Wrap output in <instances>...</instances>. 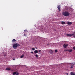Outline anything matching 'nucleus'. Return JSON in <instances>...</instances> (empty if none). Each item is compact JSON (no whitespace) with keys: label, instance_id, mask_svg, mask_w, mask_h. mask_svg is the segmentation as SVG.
<instances>
[{"label":"nucleus","instance_id":"obj_1","mask_svg":"<svg viewBox=\"0 0 75 75\" xmlns=\"http://www.w3.org/2000/svg\"><path fill=\"white\" fill-rule=\"evenodd\" d=\"M62 14L65 17H68L70 15L69 13L67 11H65L62 13Z\"/></svg>","mask_w":75,"mask_h":75},{"label":"nucleus","instance_id":"obj_2","mask_svg":"<svg viewBox=\"0 0 75 75\" xmlns=\"http://www.w3.org/2000/svg\"><path fill=\"white\" fill-rule=\"evenodd\" d=\"M19 46H20V45L17 43L14 44L13 45V48H14L15 49L16 48H17V47H19Z\"/></svg>","mask_w":75,"mask_h":75},{"label":"nucleus","instance_id":"obj_3","mask_svg":"<svg viewBox=\"0 0 75 75\" xmlns=\"http://www.w3.org/2000/svg\"><path fill=\"white\" fill-rule=\"evenodd\" d=\"M71 67H70L71 69V68H73V67H74V65H75V62H74L73 64V63H71Z\"/></svg>","mask_w":75,"mask_h":75},{"label":"nucleus","instance_id":"obj_4","mask_svg":"<svg viewBox=\"0 0 75 75\" xmlns=\"http://www.w3.org/2000/svg\"><path fill=\"white\" fill-rule=\"evenodd\" d=\"M74 34V33L72 34H67V36H68V37H72V36Z\"/></svg>","mask_w":75,"mask_h":75},{"label":"nucleus","instance_id":"obj_5","mask_svg":"<svg viewBox=\"0 0 75 75\" xmlns=\"http://www.w3.org/2000/svg\"><path fill=\"white\" fill-rule=\"evenodd\" d=\"M63 47L64 48H66L67 47H68V45L67 44H64L63 45Z\"/></svg>","mask_w":75,"mask_h":75},{"label":"nucleus","instance_id":"obj_6","mask_svg":"<svg viewBox=\"0 0 75 75\" xmlns=\"http://www.w3.org/2000/svg\"><path fill=\"white\" fill-rule=\"evenodd\" d=\"M57 8L58 9L59 11H61V9H60V8H61V6L59 5L58 6H57Z\"/></svg>","mask_w":75,"mask_h":75},{"label":"nucleus","instance_id":"obj_7","mask_svg":"<svg viewBox=\"0 0 75 75\" xmlns=\"http://www.w3.org/2000/svg\"><path fill=\"white\" fill-rule=\"evenodd\" d=\"M72 24V23L71 22H68L67 23V24H68V25H71Z\"/></svg>","mask_w":75,"mask_h":75},{"label":"nucleus","instance_id":"obj_8","mask_svg":"<svg viewBox=\"0 0 75 75\" xmlns=\"http://www.w3.org/2000/svg\"><path fill=\"white\" fill-rule=\"evenodd\" d=\"M49 52L50 54H52L53 53V51L52 50H49Z\"/></svg>","mask_w":75,"mask_h":75},{"label":"nucleus","instance_id":"obj_9","mask_svg":"<svg viewBox=\"0 0 75 75\" xmlns=\"http://www.w3.org/2000/svg\"><path fill=\"white\" fill-rule=\"evenodd\" d=\"M6 70H7V71H10L11 70V69L9 68H7L6 69Z\"/></svg>","mask_w":75,"mask_h":75},{"label":"nucleus","instance_id":"obj_10","mask_svg":"<svg viewBox=\"0 0 75 75\" xmlns=\"http://www.w3.org/2000/svg\"><path fill=\"white\" fill-rule=\"evenodd\" d=\"M62 24L63 25L65 24V22L62 21Z\"/></svg>","mask_w":75,"mask_h":75},{"label":"nucleus","instance_id":"obj_11","mask_svg":"<svg viewBox=\"0 0 75 75\" xmlns=\"http://www.w3.org/2000/svg\"><path fill=\"white\" fill-rule=\"evenodd\" d=\"M75 73H73V72H71V75H75Z\"/></svg>","mask_w":75,"mask_h":75},{"label":"nucleus","instance_id":"obj_12","mask_svg":"<svg viewBox=\"0 0 75 75\" xmlns=\"http://www.w3.org/2000/svg\"><path fill=\"white\" fill-rule=\"evenodd\" d=\"M24 56V54H23L22 56H21L20 58H23Z\"/></svg>","mask_w":75,"mask_h":75},{"label":"nucleus","instance_id":"obj_13","mask_svg":"<svg viewBox=\"0 0 75 75\" xmlns=\"http://www.w3.org/2000/svg\"><path fill=\"white\" fill-rule=\"evenodd\" d=\"M34 53H38V50H35L34 51Z\"/></svg>","mask_w":75,"mask_h":75},{"label":"nucleus","instance_id":"obj_14","mask_svg":"<svg viewBox=\"0 0 75 75\" xmlns=\"http://www.w3.org/2000/svg\"><path fill=\"white\" fill-rule=\"evenodd\" d=\"M68 51H69V52H72V49L69 50H68Z\"/></svg>","mask_w":75,"mask_h":75},{"label":"nucleus","instance_id":"obj_15","mask_svg":"<svg viewBox=\"0 0 75 75\" xmlns=\"http://www.w3.org/2000/svg\"><path fill=\"white\" fill-rule=\"evenodd\" d=\"M16 41V40L15 39H13L12 41V42H15Z\"/></svg>","mask_w":75,"mask_h":75},{"label":"nucleus","instance_id":"obj_16","mask_svg":"<svg viewBox=\"0 0 75 75\" xmlns=\"http://www.w3.org/2000/svg\"><path fill=\"white\" fill-rule=\"evenodd\" d=\"M16 72H13V75H16Z\"/></svg>","mask_w":75,"mask_h":75},{"label":"nucleus","instance_id":"obj_17","mask_svg":"<svg viewBox=\"0 0 75 75\" xmlns=\"http://www.w3.org/2000/svg\"><path fill=\"white\" fill-rule=\"evenodd\" d=\"M68 51V50H64V52H65V51Z\"/></svg>","mask_w":75,"mask_h":75},{"label":"nucleus","instance_id":"obj_18","mask_svg":"<svg viewBox=\"0 0 75 75\" xmlns=\"http://www.w3.org/2000/svg\"><path fill=\"white\" fill-rule=\"evenodd\" d=\"M35 56H36V57H37V58H38V55L37 54H36V55H35Z\"/></svg>","mask_w":75,"mask_h":75},{"label":"nucleus","instance_id":"obj_19","mask_svg":"<svg viewBox=\"0 0 75 75\" xmlns=\"http://www.w3.org/2000/svg\"><path fill=\"white\" fill-rule=\"evenodd\" d=\"M24 36H25V37H27V35H25V34H24Z\"/></svg>","mask_w":75,"mask_h":75},{"label":"nucleus","instance_id":"obj_20","mask_svg":"<svg viewBox=\"0 0 75 75\" xmlns=\"http://www.w3.org/2000/svg\"><path fill=\"white\" fill-rule=\"evenodd\" d=\"M57 51H58L57 50H55V52H57Z\"/></svg>","mask_w":75,"mask_h":75},{"label":"nucleus","instance_id":"obj_21","mask_svg":"<svg viewBox=\"0 0 75 75\" xmlns=\"http://www.w3.org/2000/svg\"><path fill=\"white\" fill-rule=\"evenodd\" d=\"M26 31H27V30H24V33H25V32H26Z\"/></svg>","mask_w":75,"mask_h":75},{"label":"nucleus","instance_id":"obj_22","mask_svg":"<svg viewBox=\"0 0 75 75\" xmlns=\"http://www.w3.org/2000/svg\"><path fill=\"white\" fill-rule=\"evenodd\" d=\"M73 50H75V47H73Z\"/></svg>","mask_w":75,"mask_h":75},{"label":"nucleus","instance_id":"obj_23","mask_svg":"<svg viewBox=\"0 0 75 75\" xmlns=\"http://www.w3.org/2000/svg\"><path fill=\"white\" fill-rule=\"evenodd\" d=\"M35 50V48H33L32 49V50Z\"/></svg>","mask_w":75,"mask_h":75},{"label":"nucleus","instance_id":"obj_24","mask_svg":"<svg viewBox=\"0 0 75 75\" xmlns=\"http://www.w3.org/2000/svg\"><path fill=\"white\" fill-rule=\"evenodd\" d=\"M39 52H41V50H39Z\"/></svg>","mask_w":75,"mask_h":75},{"label":"nucleus","instance_id":"obj_25","mask_svg":"<svg viewBox=\"0 0 75 75\" xmlns=\"http://www.w3.org/2000/svg\"><path fill=\"white\" fill-rule=\"evenodd\" d=\"M31 53H32V54H33V52H31Z\"/></svg>","mask_w":75,"mask_h":75},{"label":"nucleus","instance_id":"obj_26","mask_svg":"<svg viewBox=\"0 0 75 75\" xmlns=\"http://www.w3.org/2000/svg\"><path fill=\"white\" fill-rule=\"evenodd\" d=\"M73 37H74V38H75V35H74L73 36Z\"/></svg>","mask_w":75,"mask_h":75},{"label":"nucleus","instance_id":"obj_27","mask_svg":"<svg viewBox=\"0 0 75 75\" xmlns=\"http://www.w3.org/2000/svg\"><path fill=\"white\" fill-rule=\"evenodd\" d=\"M66 74L67 75H68V73H67Z\"/></svg>","mask_w":75,"mask_h":75},{"label":"nucleus","instance_id":"obj_28","mask_svg":"<svg viewBox=\"0 0 75 75\" xmlns=\"http://www.w3.org/2000/svg\"><path fill=\"white\" fill-rule=\"evenodd\" d=\"M39 54H41V52H40L39 53Z\"/></svg>","mask_w":75,"mask_h":75},{"label":"nucleus","instance_id":"obj_29","mask_svg":"<svg viewBox=\"0 0 75 75\" xmlns=\"http://www.w3.org/2000/svg\"><path fill=\"white\" fill-rule=\"evenodd\" d=\"M13 60H15V59H13Z\"/></svg>","mask_w":75,"mask_h":75},{"label":"nucleus","instance_id":"obj_30","mask_svg":"<svg viewBox=\"0 0 75 75\" xmlns=\"http://www.w3.org/2000/svg\"><path fill=\"white\" fill-rule=\"evenodd\" d=\"M49 44H50L48 43V44H47V45H49Z\"/></svg>","mask_w":75,"mask_h":75},{"label":"nucleus","instance_id":"obj_31","mask_svg":"<svg viewBox=\"0 0 75 75\" xmlns=\"http://www.w3.org/2000/svg\"><path fill=\"white\" fill-rule=\"evenodd\" d=\"M16 75H18V73H17Z\"/></svg>","mask_w":75,"mask_h":75},{"label":"nucleus","instance_id":"obj_32","mask_svg":"<svg viewBox=\"0 0 75 75\" xmlns=\"http://www.w3.org/2000/svg\"><path fill=\"white\" fill-rule=\"evenodd\" d=\"M74 75H75V74H74Z\"/></svg>","mask_w":75,"mask_h":75}]
</instances>
